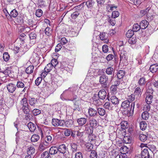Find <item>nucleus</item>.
I'll use <instances>...</instances> for the list:
<instances>
[{"label":"nucleus","instance_id":"obj_33","mask_svg":"<svg viewBox=\"0 0 158 158\" xmlns=\"http://www.w3.org/2000/svg\"><path fill=\"white\" fill-rule=\"evenodd\" d=\"M147 123L145 121H141L140 123V127L141 130L144 131L147 128Z\"/></svg>","mask_w":158,"mask_h":158},{"label":"nucleus","instance_id":"obj_36","mask_svg":"<svg viewBox=\"0 0 158 158\" xmlns=\"http://www.w3.org/2000/svg\"><path fill=\"white\" fill-rule=\"evenodd\" d=\"M18 13L17 11L15 9L12 10L9 14V15L11 17L15 18L18 15Z\"/></svg>","mask_w":158,"mask_h":158},{"label":"nucleus","instance_id":"obj_30","mask_svg":"<svg viewBox=\"0 0 158 158\" xmlns=\"http://www.w3.org/2000/svg\"><path fill=\"white\" fill-rule=\"evenodd\" d=\"M22 109L23 111V112L29 115L30 113V108L29 105L28 106H25L23 107H22Z\"/></svg>","mask_w":158,"mask_h":158},{"label":"nucleus","instance_id":"obj_34","mask_svg":"<svg viewBox=\"0 0 158 158\" xmlns=\"http://www.w3.org/2000/svg\"><path fill=\"white\" fill-rule=\"evenodd\" d=\"M40 138V136L38 135L35 134H34L31 138V141L32 142H37L39 139Z\"/></svg>","mask_w":158,"mask_h":158},{"label":"nucleus","instance_id":"obj_19","mask_svg":"<svg viewBox=\"0 0 158 158\" xmlns=\"http://www.w3.org/2000/svg\"><path fill=\"white\" fill-rule=\"evenodd\" d=\"M146 82V79L144 77L140 78L138 82V83L140 87L144 88Z\"/></svg>","mask_w":158,"mask_h":158},{"label":"nucleus","instance_id":"obj_64","mask_svg":"<svg viewBox=\"0 0 158 158\" xmlns=\"http://www.w3.org/2000/svg\"><path fill=\"white\" fill-rule=\"evenodd\" d=\"M108 22L110 23L112 26H114L115 24V21L114 18H109Z\"/></svg>","mask_w":158,"mask_h":158},{"label":"nucleus","instance_id":"obj_58","mask_svg":"<svg viewBox=\"0 0 158 158\" xmlns=\"http://www.w3.org/2000/svg\"><path fill=\"white\" fill-rule=\"evenodd\" d=\"M35 14L37 17H40L43 14V11L40 9H38L36 10Z\"/></svg>","mask_w":158,"mask_h":158},{"label":"nucleus","instance_id":"obj_16","mask_svg":"<svg viewBox=\"0 0 158 158\" xmlns=\"http://www.w3.org/2000/svg\"><path fill=\"white\" fill-rule=\"evenodd\" d=\"M144 88L139 87L136 88L134 91V94L136 96H137V97H140L142 94Z\"/></svg>","mask_w":158,"mask_h":158},{"label":"nucleus","instance_id":"obj_38","mask_svg":"<svg viewBox=\"0 0 158 158\" xmlns=\"http://www.w3.org/2000/svg\"><path fill=\"white\" fill-rule=\"evenodd\" d=\"M29 102L31 106L34 107L35 104L36 103L37 100L34 98H31L29 99Z\"/></svg>","mask_w":158,"mask_h":158},{"label":"nucleus","instance_id":"obj_17","mask_svg":"<svg viewBox=\"0 0 158 158\" xmlns=\"http://www.w3.org/2000/svg\"><path fill=\"white\" fill-rule=\"evenodd\" d=\"M7 88L9 92L13 93L16 89V85L13 83H10L7 85Z\"/></svg>","mask_w":158,"mask_h":158},{"label":"nucleus","instance_id":"obj_3","mask_svg":"<svg viewBox=\"0 0 158 158\" xmlns=\"http://www.w3.org/2000/svg\"><path fill=\"white\" fill-rule=\"evenodd\" d=\"M70 100L73 101L74 102V110L81 111L80 108V101L79 98L76 96H75L73 99H70Z\"/></svg>","mask_w":158,"mask_h":158},{"label":"nucleus","instance_id":"obj_41","mask_svg":"<svg viewBox=\"0 0 158 158\" xmlns=\"http://www.w3.org/2000/svg\"><path fill=\"white\" fill-rule=\"evenodd\" d=\"M104 106L105 108L109 110H112L113 109L112 105L108 102H106L105 103L104 105Z\"/></svg>","mask_w":158,"mask_h":158},{"label":"nucleus","instance_id":"obj_51","mask_svg":"<svg viewBox=\"0 0 158 158\" xmlns=\"http://www.w3.org/2000/svg\"><path fill=\"white\" fill-rule=\"evenodd\" d=\"M3 58L5 61H7L9 60L10 58V56L8 52H5L3 53Z\"/></svg>","mask_w":158,"mask_h":158},{"label":"nucleus","instance_id":"obj_18","mask_svg":"<svg viewBox=\"0 0 158 158\" xmlns=\"http://www.w3.org/2000/svg\"><path fill=\"white\" fill-rule=\"evenodd\" d=\"M149 70L152 73H155L158 70V64H155L151 65L150 67Z\"/></svg>","mask_w":158,"mask_h":158},{"label":"nucleus","instance_id":"obj_48","mask_svg":"<svg viewBox=\"0 0 158 158\" xmlns=\"http://www.w3.org/2000/svg\"><path fill=\"white\" fill-rule=\"evenodd\" d=\"M24 82H23L22 81H18L16 84L17 87L18 88H23L24 87L25 85Z\"/></svg>","mask_w":158,"mask_h":158},{"label":"nucleus","instance_id":"obj_10","mask_svg":"<svg viewBox=\"0 0 158 158\" xmlns=\"http://www.w3.org/2000/svg\"><path fill=\"white\" fill-rule=\"evenodd\" d=\"M88 114L89 116L91 117H94L97 116V110L92 107H89L88 109Z\"/></svg>","mask_w":158,"mask_h":158},{"label":"nucleus","instance_id":"obj_53","mask_svg":"<svg viewBox=\"0 0 158 158\" xmlns=\"http://www.w3.org/2000/svg\"><path fill=\"white\" fill-rule=\"evenodd\" d=\"M139 138L142 141L144 142L147 139V136L143 134H141L139 135Z\"/></svg>","mask_w":158,"mask_h":158},{"label":"nucleus","instance_id":"obj_44","mask_svg":"<svg viewBox=\"0 0 158 158\" xmlns=\"http://www.w3.org/2000/svg\"><path fill=\"white\" fill-rule=\"evenodd\" d=\"M73 121L71 119H69L66 122L64 121V125L65 124L67 127H70L71 125L73 124Z\"/></svg>","mask_w":158,"mask_h":158},{"label":"nucleus","instance_id":"obj_23","mask_svg":"<svg viewBox=\"0 0 158 158\" xmlns=\"http://www.w3.org/2000/svg\"><path fill=\"white\" fill-rule=\"evenodd\" d=\"M149 24L148 22L146 20H142L140 23V26L142 29H145L148 26Z\"/></svg>","mask_w":158,"mask_h":158},{"label":"nucleus","instance_id":"obj_29","mask_svg":"<svg viewBox=\"0 0 158 158\" xmlns=\"http://www.w3.org/2000/svg\"><path fill=\"white\" fill-rule=\"evenodd\" d=\"M106 33H103L100 35V38L102 40H104L105 42L107 43L109 42V40L107 39V36L106 35Z\"/></svg>","mask_w":158,"mask_h":158},{"label":"nucleus","instance_id":"obj_7","mask_svg":"<svg viewBox=\"0 0 158 158\" xmlns=\"http://www.w3.org/2000/svg\"><path fill=\"white\" fill-rule=\"evenodd\" d=\"M149 152H151L150 149L148 148H145L141 151V156L142 158H149Z\"/></svg>","mask_w":158,"mask_h":158},{"label":"nucleus","instance_id":"obj_22","mask_svg":"<svg viewBox=\"0 0 158 158\" xmlns=\"http://www.w3.org/2000/svg\"><path fill=\"white\" fill-rule=\"evenodd\" d=\"M58 148L56 146H52L49 149V153L50 155H53L57 153L58 152Z\"/></svg>","mask_w":158,"mask_h":158},{"label":"nucleus","instance_id":"obj_54","mask_svg":"<svg viewBox=\"0 0 158 158\" xmlns=\"http://www.w3.org/2000/svg\"><path fill=\"white\" fill-rule=\"evenodd\" d=\"M150 104L146 103L145 105H144L143 110L144 111H147L148 112L150 110Z\"/></svg>","mask_w":158,"mask_h":158},{"label":"nucleus","instance_id":"obj_39","mask_svg":"<svg viewBox=\"0 0 158 158\" xmlns=\"http://www.w3.org/2000/svg\"><path fill=\"white\" fill-rule=\"evenodd\" d=\"M37 5L40 8H43L45 6V2L44 0H38Z\"/></svg>","mask_w":158,"mask_h":158},{"label":"nucleus","instance_id":"obj_27","mask_svg":"<svg viewBox=\"0 0 158 158\" xmlns=\"http://www.w3.org/2000/svg\"><path fill=\"white\" fill-rule=\"evenodd\" d=\"M27 155H32L34 154L35 152V149L33 147H29L27 150Z\"/></svg>","mask_w":158,"mask_h":158},{"label":"nucleus","instance_id":"obj_1","mask_svg":"<svg viewBox=\"0 0 158 158\" xmlns=\"http://www.w3.org/2000/svg\"><path fill=\"white\" fill-rule=\"evenodd\" d=\"M135 105V102H132L130 107V101L125 100L122 103L121 106L125 110H126L127 113L129 114L130 116H131L133 114Z\"/></svg>","mask_w":158,"mask_h":158},{"label":"nucleus","instance_id":"obj_26","mask_svg":"<svg viewBox=\"0 0 158 158\" xmlns=\"http://www.w3.org/2000/svg\"><path fill=\"white\" fill-rule=\"evenodd\" d=\"M27 127L31 132H33L36 129L35 125L32 122H30L27 124Z\"/></svg>","mask_w":158,"mask_h":158},{"label":"nucleus","instance_id":"obj_55","mask_svg":"<svg viewBox=\"0 0 158 158\" xmlns=\"http://www.w3.org/2000/svg\"><path fill=\"white\" fill-rule=\"evenodd\" d=\"M89 157L90 158H97V154L96 152L94 150L91 151Z\"/></svg>","mask_w":158,"mask_h":158},{"label":"nucleus","instance_id":"obj_20","mask_svg":"<svg viewBox=\"0 0 158 158\" xmlns=\"http://www.w3.org/2000/svg\"><path fill=\"white\" fill-rule=\"evenodd\" d=\"M77 122L79 126H83L86 123L87 119L84 118H81L78 119Z\"/></svg>","mask_w":158,"mask_h":158},{"label":"nucleus","instance_id":"obj_45","mask_svg":"<svg viewBox=\"0 0 158 158\" xmlns=\"http://www.w3.org/2000/svg\"><path fill=\"white\" fill-rule=\"evenodd\" d=\"M141 116L143 119L147 120L149 117V114L147 111H144L142 113Z\"/></svg>","mask_w":158,"mask_h":158},{"label":"nucleus","instance_id":"obj_42","mask_svg":"<svg viewBox=\"0 0 158 158\" xmlns=\"http://www.w3.org/2000/svg\"><path fill=\"white\" fill-rule=\"evenodd\" d=\"M94 4V2L93 0H88L86 2V5L88 7H91L93 6Z\"/></svg>","mask_w":158,"mask_h":158},{"label":"nucleus","instance_id":"obj_2","mask_svg":"<svg viewBox=\"0 0 158 158\" xmlns=\"http://www.w3.org/2000/svg\"><path fill=\"white\" fill-rule=\"evenodd\" d=\"M119 53L120 56V63L126 65L128 62L127 52L124 49H122L119 51Z\"/></svg>","mask_w":158,"mask_h":158},{"label":"nucleus","instance_id":"obj_31","mask_svg":"<svg viewBox=\"0 0 158 158\" xmlns=\"http://www.w3.org/2000/svg\"><path fill=\"white\" fill-rule=\"evenodd\" d=\"M1 72L3 73L6 75L10 76L11 74V69L10 68L7 67L4 70H2Z\"/></svg>","mask_w":158,"mask_h":158},{"label":"nucleus","instance_id":"obj_15","mask_svg":"<svg viewBox=\"0 0 158 158\" xmlns=\"http://www.w3.org/2000/svg\"><path fill=\"white\" fill-rule=\"evenodd\" d=\"M110 100L113 105L117 106L119 103L120 100H119L116 96H112L110 98Z\"/></svg>","mask_w":158,"mask_h":158},{"label":"nucleus","instance_id":"obj_32","mask_svg":"<svg viewBox=\"0 0 158 158\" xmlns=\"http://www.w3.org/2000/svg\"><path fill=\"white\" fill-rule=\"evenodd\" d=\"M106 72L108 75H114V71L113 68L111 67H108L106 69Z\"/></svg>","mask_w":158,"mask_h":158},{"label":"nucleus","instance_id":"obj_52","mask_svg":"<svg viewBox=\"0 0 158 158\" xmlns=\"http://www.w3.org/2000/svg\"><path fill=\"white\" fill-rule=\"evenodd\" d=\"M119 15V12L117 11H113L112 13L111 17L114 19L118 17Z\"/></svg>","mask_w":158,"mask_h":158},{"label":"nucleus","instance_id":"obj_13","mask_svg":"<svg viewBox=\"0 0 158 158\" xmlns=\"http://www.w3.org/2000/svg\"><path fill=\"white\" fill-rule=\"evenodd\" d=\"M29 36L30 40V43L32 44H34L35 43V39L37 37L36 34L35 32H32L29 34Z\"/></svg>","mask_w":158,"mask_h":158},{"label":"nucleus","instance_id":"obj_21","mask_svg":"<svg viewBox=\"0 0 158 158\" xmlns=\"http://www.w3.org/2000/svg\"><path fill=\"white\" fill-rule=\"evenodd\" d=\"M125 75V72L123 70H119L116 74L117 77L118 79H121L124 77Z\"/></svg>","mask_w":158,"mask_h":158},{"label":"nucleus","instance_id":"obj_11","mask_svg":"<svg viewBox=\"0 0 158 158\" xmlns=\"http://www.w3.org/2000/svg\"><path fill=\"white\" fill-rule=\"evenodd\" d=\"M58 148V151L60 153L64 154L68 151V148L64 144H62L59 146Z\"/></svg>","mask_w":158,"mask_h":158},{"label":"nucleus","instance_id":"obj_49","mask_svg":"<svg viewBox=\"0 0 158 158\" xmlns=\"http://www.w3.org/2000/svg\"><path fill=\"white\" fill-rule=\"evenodd\" d=\"M134 31L133 30H128L126 34V36L127 38H130L132 37L134 34Z\"/></svg>","mask_w":158,"mask_h":158},{"label":"nucleus","instance_id":"obj_9","mask_svg":"<svg viewBox=\"0 0 158 158\" xmlns=\"http://www.w3.org/2000/svg\"><path fill=\"white\" fill-rule=\"evenodd\" d=\"M100 98L96 94H94L92 97L93 104L96 106H99L102 104V102L100 101Z\"/></svg>","mask_w":158,"mask_h":158},{"label":"nucleus","instance_id":"obj_14","mask_svg":"<svg viewBox=\"0 0 158 158\" xmlns=\"http://www.w3.org/2000/svg\"><path fill=\"white\" fill-rule=\"evenodd\" d=\"M48 145V143L46 142H41L39 146L38 149L40 151H43L47 148Z\"/></svg>","mask_w":158,"mask_h":158},{"label":"nucleus","instance_id":"obj_24","mask_svg":"<svg viewBox=\"0 0 158 158\" xmlns=\"http://www.w3.org/2000/svg\"><path fill=\"white\" fill-rule=\"evenodd\" d=\"M70 145L71 148L70 150L73 153L75 152L78 151L77 147L78 145L77 144L75 143H71Z\"/></svg>","mask_w":158,"mask_h":158},{"label":"nucleus","instance_id":"obj_43","mask_svg":"<svg viewBox=\"0 0 158 158\" xmlns=\"http://www.w3.org/2000/svg\"><path fill=\"white\" fill-rule=\"evenodd\" d=\"M141 28L140 25H139L138 23L135 24L133 26V30L134 32H137Z\"/></svg>","mask_w":158,"mask_h":158},{"label":"nucleus","instance_id":"obj_4","mask_svg":"<svg viewBox=\"0 0 158 158\" xmlns=\"http://www.w3.org/2000/svg\"><path fill=\"white\" fill-rule=\"evenodd\" d=\"M108 80V77L105 75H102L99 77V81L103 88H106L107 87Z\"/></svg>","mask_w":158,"mask_h":158},{"label":"nucleus","instance_id":"obj_56","mask_svg":"<svg viewBox=\"0 0 158 158\" xmlns=\"http://www.w3.org/2000/svg\"><path fill=\"white\" fill-rule=\"evenodd\" d=\"M33 115L35 116H37L41 113V111L40 110L37 109H35L32 111Z\"/></svg>","mask_w":158,"mask_h":158},{"label":"nucleus","instance_id":"obj_37","mask_svg":"<svg viewBox=\"0 0 158 158\" xmlns=\"http://www.w3.org/2000/svg\"><path fill=\"white\" fill-rule=\"evenodd\" d=\"M21 105L22 106V107L28 106V105L27 99L26 98H24L20 101Z\"/></svg>","mask_w":158,"mask_h":158},{"label":"nucleus","instance_id":"obj_46","mask_svg":"<svg viewBox=\"0 0 158 158\" xmlns=\"http://www.w3.org/2000/svg\"><path fill=\"white\" fill-rule=\"evenodd\" d=\"M1 110L2 114L4 116L7 115L9 111V108L8 107H6L1 109Z\"/></svg>","mask_w":158,"mask_h":158},{"label":"nucleus","instance_id":"obj_40","mask_svg":"<svg viewBox=\"0 0 158 158\" xmlns=\"http://www.w3.org/2000/svg\"><path fill=\"white\" fill-rule=\"evenodd\" d=\"M117 8V6H115L113 4L108 5L106 6V8L107 9H109L108 11H110V10L112 11L113 10H116Z\"/></svg>","mask_w":158,"mask_h":158},{"label":"nucleus","instance_id":"obj_5","mask_svg":"<svg viewBox=\"0 0 158 158\" xmlns=\"http://www.w3.org/2000/svg\"><path fill=\"white\" fill-rule=\"evenodd\" d=\"M87 134H88V138L89 141L90 142L94 143L95 142L96 140V136L93 134V128H89L88 130Z\"/></svg>","mask_w":158,"mask_h":158},{"label":"nucleus","instance_id":"obj_63","mask_svg":"<svg viewBox=\"0 0 158 158\" xmlns=\"http://www.w3.org/2000/svg\"><path fill=\"white\" fill-rule=\"evenodd\" d=\"M93 145L92 143H88L86 145V150L87 151H92V150L93 148Z\"/></svg>","mask_w":158,"mask_h":158},{"label":"nucleus","instance_id":"obj_59","mask_svg":"<svg viewBox=\"0 0 158 158\" xmlns=\"http://www.w3.org/2000/svg\"><path fill=\"white\" fill-rule=\"evenodd\" d=\"M110 89L113 94H114L117 92V87L116 85H112L110 87Z\"/></svg>","mask_w":158,"mask_h":158},{"label":"nucleus","instance_id":"obj_60","mask_svg":"<svg viewBox=\"0 0 158 158\" xmlns=\"http://www.w3.org/2000/svg\"><path fill=\"white\" fill-rule=\"evenodd\" d=\"M79 15V13L77 11H76L71 15V17L72 19H75Z\"/></svg>","mask_w":158,"mask_h":158},{"label":"nucleus","instance_id":"obj_12","mask_svg":"<svg viewBox=\"0 0 158 158\" xmlns=\"http://www.w3.org/2000/svg\"><path fill=\"white\" fill-rule=\"evenodd\" d=\"M98 96L100 99H104L106 96V93L105 90L103 89L100 90L98 92Z\"/></svg>","mask_w":158,"mask_h":158},{"label":"nucleus","instance_id":"obj_57","mask_svg":"<svg viewBox=\"0 0 158 158\" xmlns=\"http://www.w3.org/2000/svg\"><path fill=\"white\" fill-rule=\"evenodd\" d=\"M44 31L45 34L48 36L50 35L51 34L52 30L49 27H47L45 28Z\"/></svg>","mask_w":158,"mask_h":158},{"label":"nucleus","instance_id":"obj_6","mask_svg":"<svg viewBox=\"0 0 158 158\" xmlns=\"http://www.w3.org/2000/svg\"><path fill=\"white\" fill-rule=\"evenodd\" d=\"M52 124L54 127L60 126L63 127L64 125V121L57 118H52Z\"/></svg>","mask_w":158,"mask_h":158},{"label":"nucleus","instance_id":"obj_28","mask_svg":"<svg viewBox=\"0 0 158 158\" xmlns=\"http://www.w3.org/2000/svg\"><path fill=\"white\" fill-rule=\"evenodd\" d=\"M97 114H98L101 116H104L106 113V111L104 109L102 108H97Z\"/></svg>","mask_w":158,"mask_h":158},{"label":"nucleus","instance_id":"obj_25","mask_svg":"<svg viewBox=\"0 0 158 158\" xmlns=\"http://www.w3.org/2000/svg\"><path fill=\"white\" fill-rule=\"evenodd\" d=\"M98 122L94 118H92L89 120V124L91 127H96L97 125Z\"/></svg>","mask_w":158,"mask_h":158},{"label":"nucleus","instance_id":"obj_62","mask_svg":"<svg viewBox=\"0 0 158 158\" xmlns=\"http://www.w3.org/2000/svg\"><path fill=\"white\" fill-rule=\"evenodd\" d=\"M50 64L55 68L56 65L58 64V62L56 59H53L51 60V62Z\"/></svg>","mask_w":158,"mask_h":158},{"label":"nucleus","instance_id":"obj_61","mask_svg":"<svg viewBox=\"0 0 158 158\" xmlns=\"http://www.w3.org/2000/svg\"><path fill=\"white\" fill-rule=\"evenodd\" d=\"M136 42V40L135 37H133L132 38H130L128 40V42L130 44H134Z\"/></svg>","mask_w":158,"mask_h":158},{"label":"nucleus","instance_id":"obj_8","mask_svg":"<svg viewBox=\"0 0 158 158\" xmlns=\"http://www.w3.org/2000/svg\"><path fill=\"white\" fill-rule=\"evenodd\" d=\"M150 91H147V96L145 99V102L146 103L151 104L152 102V95L150 94H152L153 93V90L152 89H150Z\"/></svg>","mask_w":158,"mask_h":158},{"label":"nucleus","instance_id":"obj_35","mask_svg":"<svg viewBox=\"0 0 158 158\" xmlns=\"http://www.w3.org/2000/svg\"><path fill=\"white\" fill-rule=\"evenodd\" d=\"M34 69V66L33 65L29 66L26 69V72L27 74H31L33 72Z\"/></svg>","mask_w":158,"mask_h":158},{"label":"nucleus","instance_id":"obj_50","mask_svg":"<svg viewBox=\"0 0 158 158\" xmlns=\"http://www.w3.org/2000/svg\"><path fill=\"white\" fill-rule=\"evenodd\" d=\"M50 154L49 152L45 151L41 154V157L42 158H48L50 156Z\"/></svg>","mask_w":158,"mask_h":158},{"label":"nucleus","instance_id":"obj_47","mask_svg":"<svg viewBox=\"0 0 158 158\" xmlns=\"http://www.w3.org/2000/svg\"><path fill=\"white\" fill-rule=\"evenodd\" d=\"M53 66L50 63L48 64L45 67L44 70L47 71V72H49L52 69Z\"/></svg>","mask_w":158,"mask_h":158}]
</instances>
